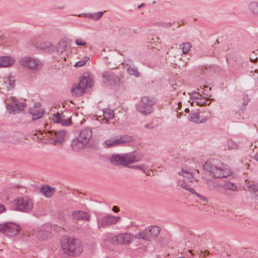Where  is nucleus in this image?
Returning <instances> with one entry per match:
<instances>
[{"label":"nucleus","mask_w":258,"mask_h":258,"mask_svg":"<svg viewBox=\"0 0 258 258\" xmlns=\"http://www.w3.org/2000/svg\"><path fill=\"white\" fill-rule=\"evenodd\" d=\"M20 230V227L11 222L0 224V232L8 236L17 234Z\"/></svg>","instance_id":"nucleus-8"},{"label":"nucleus","mask_w":258,"mask_h":258,"mask_svg":"<svg viewBox=\"0 0 258 258\" xmlns=\"http://www.w3.org/2000/svg\"><path fill=\"white\" fill-rule=\"evenodd\" d=\"M250 191L253 192L256 197H258V186L256 185H252L248 187Z\"/></svg>","instance_id":"nucleus-38"},{"label":"nucleus","mask_w":258,"mask_h":258,"mask_svg":"<svg viewBox=\"0 0 258 258\" xmlns=\"http://www.w3.org/2000/svg\"><path fill=\"white\" fill-rule=\"evenodd\" d=\"M42 194L47 198L51 197L54 193L55 189L49 186H43L40 189Z\"/></svg>","instance_id":"nucleus-25"},{"label":"nucleus","mask_w":258,"mask_h":258,"mask_svg":"<svg viewBox=\"0 0 258 258\" xmlns=\"http://www.w3.org/2000/svg\"><path fill=\"white\" fill-rule=\"evenodd\" d=\"M156 103L155 100L148 96H144L141 99V104L137 106V110L144 114L152 112V106Z\"/></svg>","instance_id":"nucleus-6"},{"label":"nucleus","mask_w":258,"mask_h":258,"mask_svg":"<svg viewBox=\"0 0 258 258\" xmlns=\"http://www.w3.org/2000/svg\"><path fill=\"white\" fill-rule=\"evenodd\" d=\"M14 59L10 56H4L0 57V67H8L13 65Z\"/></svg>","instance_id":"nucleus-19"},{"label":"nucleus","mask_w":258,"mask_h":258,"mask_svg":"<svg viewBox=\"0 0 258 258\" xmlns=\"http://www.w3.org/2000/svg\"><path fill=\"white\" fill-rule=\"evenodd\" d=\"M192 193L195 194V195H196L199 198V199L201 201H203V202L206 203L208 202V200L205 197H204L202 195L199 194V193L196 192L195 190V192H193Z\"/></svg>","instance_id":"nucleus-40"},{"label":"nucleus","mask_w":258,"mask_h":258,"mask_svg":"<svg viewBox=\"0 0 258 258\" xmlns=\"http://www.w3.org/2000/svg\"><path fill=\"white\" fill-rule=\"evenodd\" d=\"M65 134L64 130H60L59 132L49 131L48 132V137L52 140L53 144L56 145L57 143L61 144L63 142Z\"/></svg>","instance_id":"nucleus-12"},{"label":"nucleus","mask_w":258,"mask_h":258,"mask_svg":"<svg viewBox=\"0 0 258 258\" xmlns=\"http://www.w3.org/2000/svg\"><path fill=\"white\" fill-rule=\"evenodd\" d=\"M209 100L208 98H207V99L202 98V97H201L199 99H198V100L196 101V103L199 106H204V105H209L210 104V102L209 103H207V102Z\"/></svg>","instance_id":"nucleus-36"},{"label":"nucleus","mask_w":258,"mask_h":258,"mask_svg":"<svg viewBox=\"0 0 258 258\" xmlns=\"http://www.w3.org/2000/svg\"><path fill=\"white\" fill-rule=\"evenodd\" d=\"M5 210V208L4 207V206L0 204V213L4 211Z\"/></svg>","instance_id":"nucleus-51"},{"label":"nucleus","mask_w":258,"mask_h":258,"mask_svg":"<svg viewBox=\"0 0 258 258\" xmlns=\"http://www.w3.org/2000/svg\"><path fill=\"white\" fill-rule=\"evenodd\" d=\"M148 234L147 232L146 229H145L144 231L135 235V237L137 239H142L144 240L150 241V239L149 238V236H148Z\"/></svg>","instance_id":"nucleus-32"},{"label":"nucleus","mask_w":258,"mask_h":258,"mask_svg":"<svg viewBox=\"0 0 258 258\" xmlns=\"http://www.w3.org/2000/svg\"><path fill=\"white\" fill-rule=\"evenodd\" d=\"M206 184L208 188L210 190H213L215 191L221 192V188L222 186L219 184L216 181L209 179L207 180Z\"/></svg>","instance_id":"nucleus-20"},{"label":"nucleus","mask_w":258,"mask_h":258,"mask_svg":"<svg viewBox=\"0 0 258 258\" xmlns=\"http://www.w3.org/2000/svg\"><path fill=\"white\" fill-rule=\"evenodd\" d=\"M254 158L258 161V153H256L254 156Z\"/></svg>","instance_id":"nucleus-52"},{"label":"nucleus","mask_w":258,"mask_h":258,"mask_svg":"<svg viewBox=\"0 0 258 258\" xmlns=\"http://www.w3.org/2000/svg\"><path fill=\"white\" fill-rule=\"evenodd\" d=\"M29 113L32 115V119L33 120L38 119L43 115V111L40 109H37L36 107L30 109Z\"/></svg>","instance_id":"nucleus-24"},{"label":"nucleus","mask_w":258,"mask_h":258,"mask_svg":"<svg viewBox=\"0 0 258 258\" xmlns=\"http://www.w3.org/2000/svg\"><path fill=\"white\" fill-rule=\"evenodd\" d=\"M243 99L244 100L243 102L242 103L245 106V105H246L248 103L249 100V98H248V95L246 94V95H244L243 96Z\"/></svg>","instance_id":"nucleus-45"},{"label":"nucleus","mask_w":258,"mask_h":258,"mask_svg":"<svg viewBox=\"0 0 258 258\" xmlns=\"http://www.w3.org/2000/svg\"><path fill=\"white\" fill-rule=\"evenodd\" d=\"M50 43H46L45 44V46H40V48L41 49H45L46 48H48L50 46Z\"/></svg>","instance_id":"nucleus-49"},{"label":"nucleus","mask_w":258,"mask_h":258,"mask_svg":"<svg viewBox=\"0 0 258 258\" xmlns=\"http://www.w3.org/2000/svg\"><path fill=\"white\" fill-rule=\"evenodd\" d=\"M129 167L130 168H134V169H136L137 170H141L143 171L144 173L146 172V170L147 169L146 167L144 164H142L140 165H133L131 166H129Z\"/></svg>","instance_id":"nucleus-37"},{"label":"nucleus","mask_w":258,"mask_h":258,"mask_svg":"<svg viewBox=\"0 0 258 258\" xmlns=\"http://www.w3.org/2000/svg\"><path fill=\"white\" fill-rule=\"evenodd\" d=\"M33 206L32 201L27 197L18 199L15 204V210L23 212H27L32 209Z\"/></svg>","instance_id":"nucleus-7"},{"label":"nucleus","mask_w":258,"mask_h":258,"mask_svg":"<svg viewBox=\"0 0 258 258\" xmlns=\"http://www.w3.org/2000/svg\"><path fill=\"white\" fill-rule=\"evenodd\" d=\"M120 235L121 244H129L133 242L136 239L135 235L127 233H122Z\"/></svg>","instance_id":"nucleus-17"},{"label":"nucleus","mask_w":258,"mask_h":258,"mask_svg":"<svg viewBox=\"0 0 258 258\" xmlns=\"http://www.w3.org/2000/svg\"><path fill=\"white\" fill-rule=\"evenodd\" d=\"M178 174L182 175L184 178L186 179L190 182L196 181L194 177V173L187 170L182 169L181 172H178Z\"/></svg>","instance_id":"nucleus-27"},{"label":"nucleus","mask_w":258,"mask_h":258,"mask_svg":"<svg viewBox=\"0 0 258 258\" xmlns=\"http://www.w3.org/2000/svg\"><path fill=\"white\" fill-rule=\"evenodd\" d=\"M89 60V57H85L83 60L78 61L75 65L76 67H80L85 65L86 62Z\"/></svg>","instance_id":"nucleus-39"},{"label":"nucleus","mask_w":258,"mask_h":258,"mask_svg":"<svg viewBox=\"0 0 258 258\" xmlns=\"http://www.w3.org/2000/svg\"><path fill=\"white\" fill-rule=\"evenodd\" d=\"M20 63L23 67L33 70H38L42 67L41 63L39 60L30 57L21 58Z\"/></svg>","instance_id":"nucleus-10"},{"label":"nucleus","mask_w":258,"mask_h":258,"mask_svg":"<svg viewBox=\"0 0 258 258\" xmlns=\"http://www.w3.org/2000/svg\"><path fill=\"white\" fill-rule=\"evenodd\" d=\"M189 120L195 123H203L206 121V119L203 118L200 119V115L199 112L192 113L188 115Z\"/></svg>","instance_id":"nucleus-26"},{"label":"nucleus","mask_w":258,"mask_h":258,"mask_svg":"<svg viewBox=\"0 0 258 258\" xmlns=\"http://www.w3.org/2000/svg\"><path fill=\"white\" fill-rule=\"evenodd\" d=\"M250 60L252 62H256L257 60V57L256 56V54L254 53V52H252L249 55Z\"/></svg>","instance_id":"nucleus-42"},{"label":"nucleus","mask_w":258,"mask_h":258,"mask_svg":"<svg viewBox=\"0 0 258 258\" xmlns=\"http://www.w3.org/2000/svg\"><path fill=\"white\" fill-rule=\"evenodd\" d=\"M204 88L205 89L204 92L203 93L204 94H206L207 96H208L207 90L209 89V90H211V88H209L207 86H204Z\"/></svg>","instance_id":"nucleus-47"},{"label":"nucleus","mask_w":258,"mask_h":258,"mask_svg":"<svg viewBox=\"0 0 258 258\" xmlns=\"http://www.w3.org/2000/svg\"><path fill=\"white\" fill-rule=\"evenodd\" d=\"M142 155L136 154L135 152H130L126 154H113L110 161L114 165L127 166L129 164L138 162L142 158Z\"/></svg>","instance_id":"nucleus-3"},{"label":"nucleus","mask_w":258,"mask_h":258,"mask_svg":"<svg viewBox=\"0 0 258 258\" xmlns=\"http://www.w3.org/2000/svg\"><path fill=\"white\" fill-rule=\"evenodd\" d=\"M103 14V12H99L96 13L94 14V15H95V17L94 18L96 20H98V19H99V18H100L102 17Z\"/></svg>","instance_id":"nucleus-46"},{"label":"nucleus","mask_w":258,"mask_h":258,"mask_svg":"<svg viewBox=\"0 0 258 258\" xmlns=\"http://www.w3.org/2000/svg\"><path fill=\"white\" fill-rule=\"evenodd\" d=\"M120 219L119 217L106 215L97 221L98 229L115 224Z\"/></svg>","instance_id":"nucleus-11"},{"label":"nucleus","mask_w":258,"mask_h":258,"mask_svg":"<svg viewBox=\"0 0 258 258\" xmlns=\"http://www.w3.org/2000/svg\"><path fill=\"white\" fill-rule=\"evenodd\" d=\"M68 48V43L66 40L61 39L58 43L56 46V51L57 53L62 54L64 51H66Z\"/></svg>","instance_id":"nucleus-23"},{"label":"nucleus","mask_w":258,"mask_h":258,"mask_svg":"<svg viewBox=\"0 0 258 258\" xmlns=\"http://www.w3.org/2000/svg\"><path fill=\"white\" fill-rule=\"evenodd\" d=\"M178 107H180L181 105V102L178 103Z\"/></svg>","instance_id":"nucleus-55"},{"label":"nucleus","mask_w":258,"mask_h":258,"mask_svg":"<svg viewBox=\"0 0 258 258\" xmlns=\"http://www.w3.org/2000/svg\"><path fill=\"white\" fill-rule=\"evenodd\" d=\"M61 246L65 253L70 256H78L83 251L81 241L74 237H63L61 242Z\"/></svg>","instance_id":"nucleus-2"},{"label":"nucleus","mask_w":258,"mask_h":258,"mask_svg":"<svg viewBox=\"0 0 258 258\" xmlns=\"http://www.w3.org/2000/svg\"><path fill=\"white\" fill-rule=\"evenodd\" d=\"M127 71L128 73L136 77H138L140 76V73L138 71V68L134 64L128 65L127 64Z\"/></svg>","instance_id":"nucleus-28"},{"label":"nucleus","mask_w":258,"mask_h":258,"mask_svg":"<svg viewBox=\"0 0 258 258\" xmlns=\"http://www.w3.org/2000/svg\"><path fill=\"white\" fill-rule=\"evenodd\" d=\"M73 220L75 221H87L90 220V216L89 214L85 211L81 210L74 211L72 213Z\"/></svg>","instance_id":"nucleus-15"},{"label":"nucleus","mask_w":258,"mask_h":258,"mask_svg":"<svg viewBox=\"0 0 258 258\" xmlns=\"http://www.w3.org/2000/svg\"><path fill=\"white\" fill-rule=\"evenodd\" d=\"M224 188L226 189L235 191L237 189V186L233 183L227 182L224 184Z\"/></svg>","instance_id":"nucleus-35"},{"label":"nucleus","mask_w":258,"mask_h":258,"mask_svg":"<svg viewBox=\"0 0 258 258\" xmlns=\"http://www.w3.org/2000/svg\"><path fill=\"white\" fill-rule=\"evenodd\" d=\"M52 120L55 123H61L63 126H68L72 123L71 117H66L63 113L57 112L53 114Z\"/></svg>","instance_id":"nucleus-14"},{"label":"nucleus","mask_w":258,"mask_h":258,"mask_svg":"<svg viewBox=\"0 0 258 258\" xmlns=\"http://www.w3.org/2000/svg\"><path fill=\"white\" fill-rule=\"evenodd\" d=\"M227 146L228 149L236 150L239 148L238 143L235 142L232 140H228L227 141Z\"/></svg>","instance_id":"nucleus-34"},{"label":"nucleus","mask_w":258,"mask_h":258,"mask_svg":"<svg viewBox=\"0 0 258 258\" xmlns=\"http://www.w3.org/2000/svg\"><path fill=\"white\" fill-rule=\"evenodd\" d=\"M103 116L106 120V122L109 123V119L114 117L113 110L106 108L103 110Z\"/></svg>","instance_id":"nucleus-29"},{"label":"nucleus","mask_w":258,"mask_h":258,"mask_svg":"<svg viewBox=\"0 0 258 258\" xmlns=\"http://www.w3.org/2000/svg\"><path fill=\"white\" fill-rule=\"evenodd\" d=\"M201 97H202V95L197 92H192L191 95V98L195 99L197 100H198Z\"/></svg>","instance_id":"nucleus-44"},{"label":"nucleus","mask_w":258,"mask_h":258,"mask_svg":"<svg viewBox=\"0 0 258 258\" xmlns=\"http://www.w3.org/2000/svg\"><path fill=\"white\" fill-rule=\"evenodd\" d=\"M247 9L252 15L258 16V1H253L249 3L247 5Z\"/></svg>","instance_id":"nucleus-21"},{"label":"nucleus","mask_w":258,"mask_h":258,"mask_svg":"<svg viewBox=\"0 0 258 258\" xmlns=\"http://www.w3.org/2000/svg\"><path fill=\"white\" fill-rule=\"evenodd\" d=\"M32 234L35 235L39 240H44L50 236V233L48 231L44 230L34 231Z\"/></svg>","instance_id":"nucleus-18"},{"label":"nucleus","mask_w":258,"mask_h":258,"mask_svg":"<svg viewBox=\"0 0 258 258\" xmlns=\"http://www.w3.org/2000/svg\"><path fill=\"white\" fill-rule=\"evenodd\" d=\"M25 107V103L21 102L17 99L13 98L11 102L8 105V109L10 113L16 114L22 111Z\"/></svg>","instance_id":"nucleus-13"},{"label":"nucleus","mask_w":258,"mask_h":258,"mask_svg":"<svg viewBox=\"0 0 258 258\" xmlns=\"http://www.w3.org/2000/svg\"><path fill=\"white\" fill-rule=\"evenodd\" d=\"M133 140V137L128 136H122L119 137H114L106 140L105 141V144L107 146L110 147L113 146L123 145L130 143L132 142Z\"/></svg>","instance_id":"nucleus-9"},{"label":"nucleus","mask_w":258,"mask_h":258,"mask_svg":"<svg viewBox=\"0 0 258 258\" xmlns=\"http://www.w3.org/2000/svg\"><path fill=\"white\" fill-rule=\"evenodd\" d=\"M145 127L147 129H150V130H152L154 128V126L153 125H152V124H146L145 125Z\"/></svg>","instance_id":"nucleus-48"},{"label":"nucleus","mask_w":258,"mask_h":258,"mask_svg":"<svg viewBox=\"0 0 258 258\" xmlns=\"http://www.w3.org/2000/svg\"><path fill=\"white\" fill-rule=\"evenodd\" d=\"M143 6H144V3L142 4L141 5L139 6L138 7V8L140 9V8H142Z\"/></svg>","instance_id":"nucleus-53"},{"label":"nucleus","mask_w":258,"mask_h":258,"mask_svg":"<svg viewBox=\"0 0 258 258\" xmlns=\"http://www.w3.org/2000/svg\"><path fill=\"white\" fill-rule=\"evenodd\" d=\"M105 242H109L113 244H121L120 235L109 237L104 241Z\"/></svg>","instance_id":"nucleus-30"},{"label":"nucleus","mask_w":258,"mask_h":258,"mask_svg":"<svg viewBox=\"0 0 258 258\" xmlns=\"http://www.w3.org/2000/svg\"><path fill=\"white\" fill-rule=\"evenodd\" d=\"M178 258H185V257H178Z\"/></svg>","instance_id":"nucleus-57"},{"label":"nucleus","mask_w":258,"mask_h":258,"mask_svg":"<svg viewBox=\"0 0 258 258\" xmlns=\"http://www.w3.org/2000/svg\"><path fill=\"white\" fill-rule=\"evenodd\" d=\"M75 42L77 45L80 46H85L87 44L86 42H85L84 40L79 38L77 39L75 41Z\"/></svg>","instance_id":"nucleus-43"},{"label":"nucleus","mask_w":258,"mask_h":258,"mask_svg":"<svg viewBox=\"0 0 258 258\" xmlns=\"http://www.w3.org/2000/svg\"><path fill=\"white\" fill-rule=\"evenodd\" d=\"M112 211L115 212V213H117L118 212H119V208H118V207L116 206H114L112 207Z\"/></svg>","instance_id":"nucleus-50"},{"label":"nucleus","mask_w":258,"mask_h":258,"mask_svg":"<svg viewBox=\"0 0 258 258\" xmlns=\"http://www.w3.org/2000/svg\"><path fill=\"white\" fill-rule=\"evenodd\" d=\"M92 137V131L89 128H84L80 132L78 139L72 141V147L74 151H78L85 147Z\"/></svg>","instance_id":"nucleus-4"},{"label":"nucleus","mask_w":258,"mask_h":258,"mask_svg":"<svg viewBox=\"0 0 258 258\" xmlns=\"http://www.w3.org/2000/svg\"><path fill=\"white\" fill-rule=\"evenodd\" d=\"M103 78L108 84L112 85L119 81V78L114 73L111 71L105 72L103 75Z\"/></svg>","instance_id":"nucleus-16"},{"label":"nucleus","mask_w":258,"mask_h":258,"mask_svg":"<svg viewBox=\"0 0 258 258\" xmlns=\"http://www.w3.org/2000/svg\"><path fill=\"white\" fill-rule=\"evenodd\" d=\"M15 80L13 78L10 77L5 80L3 84L4 87H6L8 90L13 89L15 86Z\"/></svg>","instance_id":"nucleus-31"},{"label":"nucleus","mask_w":258,"mask_h":258,"mask_svg":"<svg viewBox=\"0 0 258 258\" xmlns=\"http://www.w3.org/2000/svg\"><path fill=\"white\" fill-rule=\"evenodd\" d=\"M192 45L190 42H184L180 45L179 48L182 50L183 54H186L189 51Z\"/></svg>","instance_id":"nucleus-33"},{"label":"nucleus","mask_w":258,"mask_h":258,"mask_svg":"<svg viewBox=\"0 0 258 258\" xmlns=\"http://www.w3.org/2000/svg\"><path fill=\"white\" fill-rule=\"evenodd\" d=\"M145 229L150 239L153 237L157 236L160 233V229L157 226L149 227Z\"/></svg>","instance_id":"nucleus-22"},{"label":"nucleus","mask_w":258,"mask_h":258,"mask_svg":"<svg viewBox=\"0 0 258 258\" xmlns=\"http://www.w3.org/2000/svg\"><path fill=\"white\" fill-rule=\"evenodd\" d=\"M171 26V24H167V27H170Z\"/></svg>","instance_id":"nucleus-56"},{"label":"nucleus","mask_w":258,"mask_h":258,"mask_svg":"<svg viewBox=\"0 0 258 258\" xmlns=\"http://www.w3.org/2000/svg\"><path fill=\"white\" fill-rule=\"evenodd\" d=\"M203 167L204 170L210 172L216 178H224L230 174L229 167L226 164L217 160H208Z\"/></svg>","instance_id":"nucleus-1"},{"label":"nucleus","mask_w":258,"mask_h":258,"mask_svg":"<svg viewBox=\"0 0 258 258\" xmlns=\"http://www.w3.org/2000/svg\"><path fill=\"white\" fill-rule=\"evenodd\" d=\"M181 187L189 190L191 192H195V189L189 187L185 182H183L180 184Z\"/></svg>","instance_id":"nucleus-41"},{"label":"nucleus","mask_w":258,"mask_h":258,"mask_svg":"<svg viewBox=\"0 0 258 258\" xmlns=\"http://www.w3.org/2000/svg\"><path fill=\"white\" fill-rule=\"evenodd\" d=\"M185 111L186 112H189V109L188 108H186V109H185Z\"/></svg>","instance_id":"nucleus-54"},{"label":"nucleus","mask_w":258,"mask_h":258,"mask_svg":"<svg viewBox=\"0 0 258 258\" xmlns=\"http://www.w3.org/2000/svg\"><path fill=\"white\" fill-rule=\"evenodd\" d=\"M93 83L91 77L84 75L79 83L72 88L71 92L73 95L80 96L84 93L86 88L91 87L93 85Z\"/></svg>","instance_id":"nucleus-5"}]
</instances>
